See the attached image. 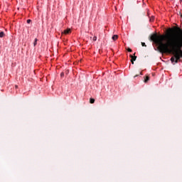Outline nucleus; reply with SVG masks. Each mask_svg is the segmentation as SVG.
Wrapping results in <instances>:
<instances>
[{"label":"nucleus","instance_id":"f257e3e1","mask_svg":"<svg viewBox=\"0 0 182 182\" xmlns=\"http://www.w3.org/2000/svg\"><path fill=\"white\" fill-rule=\"evenodd\" d=\"M177 31L180 35L176 41H173L172 42H163L166 39H170L168 35H157V33H154L151 36V41H153L156 46H158L157 49L160 53H172L173 56L171 58V63H178V62H181L182 58V30L180 28H177Z\"/></svg>","mask_w":182,"mask_h":182},{"label":"nucleus","instance_id":"f03ea898","mask_svg":"<svg viewBox=\"0 0 182 182\" xmlns=\"http://www.w3.org/2000/svg\"><path fill=\"white\" fill-rule=\"evenodd\" d=\"M129 58H132V59H131V63H132V65H134V61L136 60V59H137V56L130 55H129Z\"/></svg>","mask_w":182,"mask_h":182},{"label":"nucleus","instance_id":"7ed1b4c3","mask_svg":"<svg viewBox=\"0 0 182 182\" xmlns=\"http://www.w3.org/2000/svg\"><path fill=\"white\" fill-rule=\"evenodd\" d=\"M71 32H72V30H70V28H68V29L65 30L63 32H62V33L64 35H68V34L70 33Z\"/></svg>","mask_w":182,"mask_h":182},{"label":"nucleus","instance_id":"20e7f679","mask_svg":"<svg viewBox=\"0 0 182 182\" xmlns=\"http://www.w3.org/2000/svg\"><path fill=\"white\" fill-rule=\"evenodd\" d=\"M149 80H150V77L149 76L144 77V83H147V82H149Z\"/></svg>","mask_w":182,"mask_h":182},{"label":"nucleus","instance_id":"39448f33","mask_svg":"<svg viewBox=\"0 0 182 182\" xmlns=\"http://www.w3.org/2000/svg\"><path fill=\"white\" fill-rule=\"evenodd\" d=\"M118 38H119V36H117V35H114L112 37V41H117Z\"/></svg>","mask_w":182,"mask_h":182},{"label":"nucleus","instance_id":"423d86ee","mask_svg":"<svg viewBox=\"0 0 182 182\" xmlns=\"http://www.w3.org/2000/svg\"><path fill=\"white\" fill-rule=\"evenodd\" d=\"M4 36H5V33H4V31H1L0 32V38H4Z\"/></svg>","mask_w":182,"mask_h":182},{"label":"nucleus","instance_id":"0eeeda50","mask_svg":"<svg viewBox=\"0 0 182 182\" xmlns=\"http://www.w3.org/2000/svg\"><path fill=\"white\" fill-rule=\"evenodd\" d=\"M33 45H34V46H36V45H38V38H35Z\"/></svg>","mask_w":182,"mask_h":182},{"label":"nucleus","instance_id":"6e6552de","mask_svg":"<svg viewBox=\"0 0 182 182\" xmlns=\"http://www.w3.org/2000/svg\"><path fill=\"white\" fill-rule=\"evenodd\" d=\"M90 103H91V104L95 103V99L90 98Z\"/></svg>","mask_w":182,"mask_h":182},{"label":"nucleus","instance_id":"1a4fd4ad","mask_svg":"<svg viewBox=\"0 0 182 182\" xmlns=\"http://www.w3.org/2000/svg\"><path fill=\"white\" fill-rule=\"evenodd\" d=\"M92 41H94V42H96V41H97V37L94 36L93 38H92Z\"/></svg>","mask_w":182,"mask_h":182},{"label":"nucleus","instance_id":"9d476101","mask_svg":"<svg viewBox=\"0 0 182 182\" xmlns=\"http://www.w3.org/2000/svg\"><path fill=\"white\" fill-rule=\"evenodd\" d=\"M150 22H153L154 21V17L152 16L150 19H149Z\"/></svg>","mask_w":182,"mask_h":182},{"label":"nucleus","instance_id":"9b49d317","mask_svg":"<svg viewBox=\"0 0 182 182\" xmlns=\"http://www.w3.org/2000/svg\"><path fill=\"white\" fill-rule=\"evenodd\" d=\"M60 76L61 77H63V76H65V73H61Z\"/></svg>","mask_w":182,"mask_h":182},{"label":"nucleus","instance_id":"f8f14e48","mask_svg":"<svg viewBox=\"0 0 182 182\" xmlns=\"http://www.w3.org/2000/svg\"><path fill=\"white\" fill-rule=\"evenodd\" d=\"M31 22H32L31 19L27 20V23H31Z\"/></svg>","mask_w":182,"mask_h":182},{"label":"nucleus","instance_id":"ddd939ff","mask_svg":"<svg viewBox=\"0 0 182 182\" xmlns=\"http://www.w3.org/2000/svg\"><path fill=\"white\" fill-rule=\"evenodd\" d=\"M128 52H132L131 48H127Z\"/></svg>","mask_w":182,"mask_h":182},{"label":"nucleus","instance_id":"4468645a","mask_svg":"<svg viewBox=\"0 0 182 182\" xmlns=\"http://www.w3.org/2000/svg\"><path fill=\"white\" fill-rule=\"evenodd\" d=\"M142 46H146L145 43H141Z\"/></svg>","mask_w":182,"mask_h":182},{"label":"nucleus","instance_id":"2eb2a0df","mask_svg":"<svg viewBox=\"0 0 182 182\" xmlns=\"http://www.w3.org/2000/svg\"><path fill=\"white\" fill-rule=\"evenodd\" d=\"M137 76H139V75H135L134 77H137Z\"/></svg>","mask_w":182,"mask_h":182},{"label":"nucleus","instance_id":"dca6fc26","mask_svg":"<svg viewBox=\"0 0 182 182\" xmlns=\"http://www.w3.org/2000/svg\"><path fill=\"white\" fill-rule=\"evenodd\" d=\"M15 87H16V89H18V85H16Z\"/></svg>","mask_w":182,"mask_h":182},{"label":"nucleus","instance_id":"f3484780","mask_svg":"<svg viewBox=\"0 0 182 182\" xmlns=\"http://www.w3.org/2000/svg\"><path fill=\"white\" fill-rule=\"evenodd\" d=\"M140 75H143L141 73H140Z\"/></svg>","mask_w":182,"mask_h":182},{"label":"nucleus","instance_id":"a211bd4d","mask_svg":"<svg viewBox=\"0 0 182 182\" xmlns=\"http://www.w3.org/2000/svg\"><path fill=\"white\" fill-rule=\"evenodd\" d=\"M181 1V2H182V0H180Z\"/></svg>","mask_w":182,"mask_h":182}]
</instances>
